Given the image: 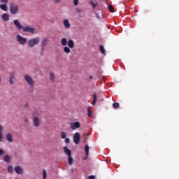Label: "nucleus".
Segmentation results:
<instances>
[{"label":"nucleus","instance_id":"obj_28","mask_svg":"<svg viewBox=\"0 0 179 179\" xmlns=\"http://www.w3.org/2000/svg\"><path fill=\"white\" fill-rule=\"evenodd\" d=\"M87 112H88V116H89V117H92V110H91L90 106H89V107L87 108Z\"/></svg>","mask_w":179,"mask_h":179},{"label":"nucleus","instance_id":"obj_41","mask_svg":"<svg viewBox=\"0 0 179 179\" xmlns=\"http://www.w3.org/2000/svg\"><path fill=\"white\" fill-rule=\"evenodd\" d=\"M88 179H95V177L94 176H90L88 177Z\"/></svg>","mask_w":179,"mask_h":179},{"label":"nucleus","instance_id":"obj_7","mask_svg":"<svg viewBox=\"0 0 179 179\" xmlns=\"http://www.w3.org/2000/svg\"><path fill=\"white\" fill-rule=\"evenodd\" d=\"M80 141V135L78 132L76 133L74 136H73V142L75 143L76 145L79 144Z\"/></svg>","mask_w":179,"mask_h":179},{"label":"nucleus","instance_id":"obj_48","mask_svg":"<svg viewBox=\"0 0 179 179\" xmlns=\"http://www.w3.org/2000/svg\"><path fill=\"white\" fill-rule=\"evenodd\" d=\"M0 83H1V77H0Z\"/></svg>","mask_w":179,"mask_h":179},{"label":"nucleus","instance_id":"obj_21","mask_svg":"<svg viewBox=\"0 0 179 179\" xmlns=\"http://www.w3.org/2000/svg\"><path fill=\"white\" fill-rule=\"evenodd\" d=\"M3 127L2 125L0 124V142L2 141V138H3Z\"/></svg>","mask_w":179,"mask_h":179},{"label":"nucleus","instance_id":"obj_23","mask_svg":"<svg viewBox=\"0 0 179 179\" xmlns=\"http://www.w3.org/2000/svg\"><path fill=\"white\" fill-rule=\"evenodd\" d=\"M100 51L103 55H106V50H105L104 46L103 45H100Z\"/></svg>","mask_w":179,"mask_h":179},{"label":"nucleus","instance_id":"obj_37","mask_svg":"<svg viewBox=\"0 0 179 179\" xmlns=\"http://www.w3.org/2000/svg\"><path fill=\"white\" fill-rule=\"evenodd\" d=\"M87 134H84L83 136V138H84V140L86 141H87Z\"/></svg>","mask_w":179,"mask_h":179},{"label":"nucleus","instance_id":"obj_46","mask_svg":"<svg viewBox=\"0 0 179 179\" xmlns=\"http://www.w3.org/2000/svg\"><path fill=\"white\" fill-rule=\"evenodd\" d=\"M87 157L86 158H85L84 159H85V160H86V159H87Z\"/></svg>","mask_w":179,"mask_h":179},{"label":"nucleus","instance_id":"obj_9","mask_svg":"<svg viewBox=\"0 0 179 179\" xmlns=\"http://www.w3.org/2000/svg\"><path fill=\"white\" fill-rule=\"evenodd\" d=\"M3 22H8L10 20V15L7 13H4L1 15Z\"/></svg>","mask_w":179,"mask_h":179},{"label":"nucleus","instance_id":"obj_32","mask_svg":"<svg viewBox=\"0 0 179 179\" xmlns=\"http://www.w3.org/2000/svg\"><path fill=\"white\" fill-rule=\"evenodd\" d=\"M66 137V133H65L64 131L62 132V134H61V138H62V139H65Z\"/></svg>","mask_w":179,"mask_h":179},{"label":"nucleus","instance_id":"obj_19","mask_svg":"<svg viewBox=\"0 0 179 179\" xmlns=\"http://www.w3.org/2000/svg\"><path fill=\"white\" fill-rule=\"evenodd\" d=\"M7 141L10 143H12L13 141V136L10 134H8L6 136Z\"/></svg>","mask_w":179,"mask_h":179},{"label":"nucleus","instance_id":"obj_22","mask_svg":"<svg viewBox=\"0 0 179 179\" xmlns=\"http://www.w3.org/2000/svg\"><path fill=\"white\" fill-rule=\"evenodd\" d=\"M70 49H71V48H70L69 47L65 46V47L64 48V51L65 53L69 54V53L71 52V50H70Z\"/></svg>","mask_w":179,"mask_h":179},{"label":"nucleus","instance_id":"obj_40","mask_svg":"<svg viewBox=\"0 0 179 179\" xmlns=\"http://www.w3.org/2000/svg\"><path fill=\"white\" fill-rule=\"evenodd\" d=\"M65 142L67 143V144H69V143H70V140H69V138H66L65 139Z\"/></svg>","mask_w":179,"mask_h":179},{"label":"nucleus","instance_id":"obj_6","mask_svg":"<svg viewBox=\"0 0 179 179\" xmlns=\"http://www.w3.org/2000/svg\"><path fill=\"white\" fill-rule=\"evenodd\" d=\"M33 123L36 127H38L40 126L41 120L39 119L38 116H35L33 117Z\"/></svg>","mask_w":179,"mask_h":179},{"label":"nucleus","instance_id":"obj_10","mask_svg":"<svg viewBox=\"0 0 179 179\" xmlns=\"http://www.w3.org/2000/svg\"><path fill=\"white\" fill-rule=\"evenodd\" d=\"M15 73L12 71L10 74V80H9V82H10V84L12 85H13L14 83V81L15 80Z\"/></svg>","mask_w":179,"mask_h":179},{"label":"nucleus","instance_id":"obj_38","mask_svg":"<svg viewBox=\"0 0 179 179\" xmlns=\"http://www.w3.org/2000/svg\"><path fill=\"white\" fill-rule=\"evenodd\" d=\"M24 122L25 123H28V122H29L28 118H27V117H24Z\"/></svg>","mask_w":179,"mask_h":179},{"label":"nucleus","instance_id":"obj_33","mask_svg":"<svg viewBox=\"0 0 179 179\" xmlns=\"http://www.w3.org/2000/svg\"><path fill=\"white\" fill-rule=\"evenodd\" d=\"M43 179H46V178H47V173H46V171H45V170H43Z\"/></svg>","mask_w":179,"mask_h":179},{"label":"nucleus","instance_id":"obj_1","mask_svg":"<svg viewBox=\"0 0 179 179\" xmlns=\"http://www.w3.org/2000/svg\"><path fill=\"white\" fill-rule=\"evenodd\" d=\"M13 23H14L15 27L18 30L22 29L23 32H29L32 34H34L36 33V29L34 27L25 26L23 27L22 24L20 22L19 20H17V19L14 20Z\"/></svg>","mask_w":179,"mask_h":179},{"label":"nucleus","instance_id":"obj_31","mask_svg":"<svg viewBox=\"0 0 179 179\" xmlns=\"http://www.w3.org/2000/svg\"><path fill=\"white\" fill-rule=\"evenodd\" d=\"M120 106V104L118 103V102H114L113 103V108H117Z\"/></svg>","mask_w":179,"mask_h":179},{"label":"nucleus","instance_id":"obj_12","mask_svg":"<svg viewBox=\"0 0 179 179\" xmlns=\"http://www.w3.org/2000/svg\"><path fill=\"white\" fill-rule=\"evenodd\" d=\"M80 127V124L78 122L72 123L71 124V128L72 130H76V129H78Z\"/></svg>","mask_w":179,"mask_h":179},{"label":"nucleus","instance_id":"obj_17","mask_svg":"<svg viewBox=\"0 0 179 179\" xmlns=\"http://www.w3.org/2000/svg\"><path fill=\"white\" fill-rule=\"evenodd\" d=\"M64 151L69 157L71 156V152L67 147L64 148Z\"/></svg>","mask_w":179,"mask_h":179},{"label":"nucleus","instance_id":"obj_3","mask_svg":"<svg viewBox=\"0 0 179 179\" xmlns=\"http://www.w3.org/2000/svg\"><path fill=\"white\" fill-rule=\"evenodd\" d=\"M40 42V38L39 37H35L33 38L29 39L27 41L28 45L29 48H32L35 45H37Z\"/></svg>","mask_w":179,"mask_h":179},{"label":"nucleus","instance_id":"obj_4","mask_svg":"<svg viewBox=\"0 0 179 179\" xmlns=\"http://www.w3.org/2000/svg\"><path fill=\"white\" fill-rule=\"evenodd\" d=\"M24 79L27 82V83L30 86V87H34L35 81L33 80L31 76H28V74H26V76H24Z\"/></svg>","mask_w":179,"mask_h":179},{"label":"nucleus","instance_id":"obj_14","mask_svg":"<svg viewBox=\"0 0 179 179\" xmlns=\"http://www.w3.org/2000/svg\"><path fill=\"white\" fill-rule=\"evenodd\" d=\"M67 44H68V47H69L70 49L74 48L75 43H74L73 40L69 39V40L68 41V42H67Z\"/></svg>","mask_w":179,"mask_h":179},{"label":"nucleus","instance_id":"obj_47","mask_svg":"<svg viewBox=\"0 0 179 179\" xmlns=\"http://www.w3.org/2000/svg\"><path fill=\"white\" fill-rule=\"evenodd\" d=\"M72 173H73V170L72 169Z\"/></svg>","mask_w":179,"mask_h":179},{"label":"nucleus","instance_id":"obj_16","mask_svg":"<svg viewBox=\"0 0 179 179\" xmlns=\"http://www.w3.org/2000/svg\"><path fill=\"white\" fill-rule=\"evenodd\" d=\"M64 25L67 29L70 28L71 24L69 23V21L67 19H65L64 20Z\"/></svg>","mask_w":179,"mask_h":179},{"label":"nucleus","instance_id":"obj_39","mask_svg":"<svg viewBox=\"0 0 179 179\" xmlns=\"http://www.w3.org/2000/svg\"><path fill=\"white\" fill-rule=\"evenodd\" d=\"M4 153L5 152L3 150L0 149V156L3 155Z\"/></svg>","mask_w":179,"mask_h":179},{"label":"nucleus","instance_id":"obj_27","mask_svg":"<svg viewBox=\"0 0 179 179\" xmlns=\"http://www.w3.org/2000/svg\"><path fill=\"white\" fill-rule=\"evenodd\" d=\"M50 80L54 82L55 81V74H53V73H50Z\"/></svg>","mask_w":179,"mask_h":179},{"label":"nucleus","instance_id":"obj_15","mask_svg":"<svg viewBox=\"0 0 179 179\" xmlns=\"http://www.w3.org/2000/svg\"><path fill=\"white\" fill-rule=\"evenodd\" d=\"M0 8L4 11L7 12L8 11V6L7 4H0Z\"/></svg>","mask_w":179,"mask_h":179},{"label":"nucleus","instance_id":"obj_34","mask_svg":"<svg viewBox=\"0 0 179 179\" xmlns=\"http://www.w3.org/2000/svg\"><path fill=\"white\" fill-rule=\"evenodd\" d=\"M0 2L3 4H8V0H0Z\"/></svg>","mask_w":179,"mask_h":179},{"label":"nucleus","instance_id":"obj_18","mask_svg":"<svg viewBox=\"0 0 179 179\" xmlns=\"http://www.w3.org/2000/svg\"><path fill=\"white\" fill-rule=\"evenodd\" d=\"M96 101H97V96H96V92H94V94H93V102H92V105L94 106H96Z\"/></svg>","mask_w":179,"mask_h":179},{"label":"nucleus","instance_id":"obj_42","mask_svg":"<svg viewBox=\"0 0 179 179\" xmlns=\"http://www.w3.org/2000/svg\"><path fill=\"white\" fill-rule=\"evenodd\" d=\"M62 0H55V2L57 3H59L62 1Z\"/></svg>","mask_w":179,"mask_h":179},{"label":"nucleus","instance_id":"obj_44","mask_svg":"<svg viewBox=\"0 0 179 179\" xmlns=\"http://www.w3.org/2000/svg\"><path fill=\"white\" fill-rule=\"evenodd\" d=\"M24 108H28L29 107V105H28L27 102H26V104L24 105Z\"/></svg>","mask_w":179,"mask_h":179},{"label":"nucleus","instance_id":"obj_25","mask_svg":"<svg viewBox=\"0 0 179 179\" xmlns=\"http://www.w3.org/2000/svg\"><path fill=\"white\" fill-rule=\"evenodd\" d=\"M8 171L9 173L13 174V172H14L13 167L12 166H9L8 167Z\"/></svg>","mask_w":179,"mask_h":179},{"label":"nucleus","instance_id":"obj_26","mask_svg":"<svg viewBox=\"0 0 179 179\" xmlns=\"http://www.w3.org/2000/svg\"><path fill=\"white\" fill-rule=\"evenodd\" d=\"M85 150L86 156L88 157L90 148L87 145H86Z\"/></svg>","mask_w":179,"mask_h":179},{"label":"nucleus","instance_id":"obj_8","mask_svg":"<svg viewBox=\"0 0 179 179\" xmlns=\"http://www.w3.org/2000/svg\"><path fill=\"white\" fill-rule=\"evenodd\" d=\"M14 171H15V173L18 175H21L23 173L24 170L20 166H17L14 168Z\"/></svg>","mask_w":179,"mask_h":179},{"label":"nucleus","instance_id":"obj_5","mask_svg":"<svg viewBox=\"0 0 179 179\" xmlns=\"http://www.w3.org/2000/svg\"><path fill=\"white\" fill-rule=\"evenodd\" d=\"M17 41L21 45H24L27 42V38L25 37L22 36L20 34H17Z\"/></svg>","mask_w":179,"mask_h":179},{"label":"nucleus","instance_id":"obj_20","mask_svg":"<svg viewBox=\"0 0 179 179\" xmlns=\"http://www.w3.org/2000/svg\"><path fill=\"white\" fill-rule=\"evenodd\" d=\"M61 43L63 46H66L68 44V41L66 38H62Z\"/></svg>","mask_w":179,"mask_h":179},{"label":"nucleus","instance_id":"obj_43","mask_svg":"<svg viewBox=\"0 0 179 179\" xmlns=\"http://www.w3.org/2000/svg\"><path fill=\"white\" fill-rule=\"evenodd\" d=\"M96 16L97 19L101 20V17L99 14L96 13Z\"/></svg>","mask_w":179,"mask_h":179},{"label":"nucleus","instance_id":"obj_29","mask_svg":"<svg viewBox=\"0 0 179 179\" xmlns=\"http://www.w3.org/2000/svg\"><path fill=\"white\" fill-rule=\"evenodd\" d=\"M10 160V157L8 155H6V156L4 157V161L6 162H9Z\"/></svg>","mask_w":179,"mask_h":179},{"label":"nucleus","instance_id":"obj_30","mask_svg":"<svg viewBox=\"0 0 179 179\" xmlns=\"http://www.w3.org/2000/svg\"><path fill=\"white\" fill-rule=\"evenodd\" d=\"M69 164L70 165H72L73 164V158L71 157V156L69 157Z\"/></svg>","mask_w":179,"mask_h":179},{"label":"nucleus","instance_id":"obj_11","mask_svg":"<svg viewBox=\"0 0 179 179\" xmlns=\"http://www.w3.org/2000/svg\"><path fill=\"white\" fill-rule=\"evenodd\" d=\"M49 42V39L48 37H45L43 40H42V43H41V48L44 49L45 47L48 45V43Z\"/></svg>","mask_w":179,"mask_h":179},{"label":"nucleus","instance_id":"obj_24","mask_svg":"<svg viewBox=\"0 0 179 179\" xmlns=\"http://www.w3.org/2000/svg\"><path fill=\"white\" fill-rule=\"evenodd\" d=\"M108 10H110V13H115V9L113 5L110 4L108 5Z\"/></svg>","mask_w":179,"mask_h":179},{"label":"nucleus","instance_id":"obj_2","mask_svg":"<svg viewBox=\"0 0 179 179\" xmlns=\"http://www.w3.org/2000/svg\"><path fill=\"white\" fill-rule=\"evenodd\" d=\"M19 12V6L15 3H11L10 5V13L11 15H15Z\"/></svg>","mask_w":179,"mask_h":179},{"label":"nucleus","instance_id":"obj_35","mask_svg":"<svg viewBox=\"0 0 179 179\" xmlns=\"http://www.w3.org/2000/svg\"><path fill=\"white\" fill-rule=\"evenodd\" d=\"M90 3L93 6V8H95L96 6H97V4L94 3L92 1H90Z\"/></svg>","mask_w":179,"mask_h":179},{"label":"nucleus","instance_id":"obj_13","mask_svg":"<svg viewBox=\"0 0 179 179\" xmlns=\"http://www.w3.org/2000/svg\"><path fill=\"white\" fill-rule=\"evenodd\" d=\"M41 113V109H35L32 113L33 117L40 116Z\"/></svg>","mask_w":179,"mask_h":179},{"label":"nucleus","instance_id":"obj_36","mask_svg":"<svg viewBox=\"0 0 179 179\" xmlns=\"http://www.w3.org/2000/svg\"><path fill=\"white\" fill-rule=\"evenodd\" d=\"M73 3L76 6L78 5V0H73Z\"/></svg>","mask_w":179,"mask_h":179},{"label":"nucleus","instance_id":"obj_45","mask_svg":"<svg viewBox=\"0 0 179 179\" xmlns=\"http://www.w3.org/2000/svg\"><path fill=\"white\" fill-rule=\"evenodd\" d=\"M90 78L92 80L93 78L92 76H90Z\"/></svg>","mask_w":179,"mask_h":179}]
</instances>
